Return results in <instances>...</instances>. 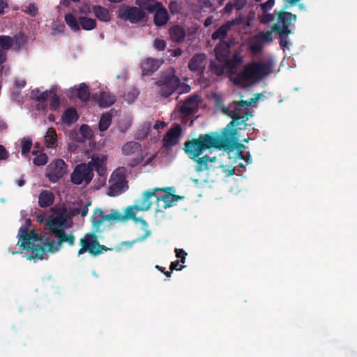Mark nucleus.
Returning a JSON list of instances; mask_svg holds the SVG:
<instances>
[{
  "label": "nucleus",
  "instance_id": "nucleus-7",
  "mask_svg": "<svg viewBox=\"0 0 357 357\" xmlns=\"http://www.w3.org/2000/svg\"><path fill=\"white\" fill-rule=\"evenodd\" d=\"M180 79L174 74H166L162 76L156 82L160 87L159 93L161 96H170L179 86Z\"/></svg>",
  "mask_w": 357,
  "mask_h": 357
},
{
  "label": "nucleus",
  "instance_id": "nucleus-4",
  "mask_svg": "<svg viewBox=\"0 0 357 357\" xmlns=\"http://www.w3.org/2000/svg\"><path fill=\"white\" fill-rule=\"evenodd\" d=\"M277 15L276 22L272 25V31L280 38V45L284 50L287 47V38L291 33V26L296 22L297 16L284 10H275Z\"/></svg>",
  "mask_w": 357,
  "mask_h": 357
},
{
  "label": "nucleus",
  "instance_id": "nucleus-24",
  "mask_svg": "<svg viewBox=\"0 0 357 357\" xmlns=\"http://www.w3.org/2000/svg\"><path fill=\"white\" fill-rule=\"evenodd\" d=\"M193 160L197 162L195 170L197 172H202L203 170H209L211 168V165L214 166L215 163H216L215 157L210 158L208 155H204L202 158L199 156L196 160Z\"/></svg>",
  "mask_w": 357,
  "mask_h": 357
},
{
  "label": "nucleus",
  "instance_id": "nucleus-47",
  "mask_svg": "<svg viewBox=\"0 0 357 357\" xmlns=\"http://www.w3.org/2000/svg\"><path fill=\"white\" fill-rule=\"evenodd\" d=\"M152 160L153 158H149L146 160H144V156L140 155L139 157L132 160L130 162L129 165L132 167H135L139 164H142L143 166H146L149 165L152 161Z\"/></svg>",
  "mask_w": 357,
  "mask_h": 357
},
{
  "label": "nucleus",
  "instance_id": "nucleus-9",
  "mask_svg": "<svg viewBox=\"0 0 357 357\" xmlns=\"http://www.w3.org/2000/svg\"><path fill=\"white\" fill-rule=\"evenodd\" d=\"M146 17V13L140 7L122 6L118 13V17L125 21H129L132 24L141 22Z\"/></svg>",
  "mask_w": 357,
  "mask_h": 357
},
{
  "label": "nucleus",
  "instance_id": "nucleus-54",
  "mask_svg": "<svg viewBox=\"0 0 357 357\" xmlns=\"http://www.w3.org/2000/svg\"><path fill=\"white\" fill-rule=\"evenodd\" d=\"M47 155L45 153H40L33 158V163L36 166H43L47 162Z\"/></svg>",
  "mask_w": 357,
  "mask_h": 357
},
{
  "label": "nucleus",
  "instance_id": "nucleus-58",
  "mask_svg": "<svg viewBox=\"0 0 357 357\" xmlns=\"http://www.w3.org/2000/svg\"><path fill=\"white\" fill-rule=\"evenodd\" d=\"M166 42L164 40L155 39L153 42V47L158 51H162L166 47Z\"/></svg>",
  "mask_w": 357,
  "mask_h": 357
},
{
  "label": "nucleus",
  "instance_id": "nucleus-48",
  "mask_svg": "<svg viewBox=\"0 0 357 357\" xmlns=\"http://www.w3.org/2000/svg\"><path fill=\"white\" fill-rule=\"evenodd\" d=\"M259 18L261 24H268L275 20V16L273 13H269L268 11H262Z\"/></svg>",
  "mask_w": 357,
  "mask_h": 357
},
{
  "label": "nucleus",
  "instance_id": "nucleus-52",
  "mask_svg": "<svg viewBox=\"0 0 357 357\" xmlns=\"http://www.w3.org/2000/svg\"><path fill=\"white\" fill-rule=\"evenodd\" d=\"M263 49V44L257 38H253V41L250 46V51L254 54L260 53Z\"/></svg>",
  "mask_w": 357,
  "mask_h": 357
},
{
  "label": "nucleus",
  "instance_id": "nucleus-50",
  "mask_svg": "<svg viewBox=\"0 0 357 357\" xmlns=\"http://www.w3.org/2000/svg\"><path fill=\"white\" fill-rule=\"evenodd\" d=\"M225 64L224 66L217 64L215 62H211L210 65L211 71L218 76L222 75L224 74Z\"/></svg>",
  "mask_w": 357,
  "mask_h": 357
},
{
  "label": "nucleus",
  "instance_id": "nucleus-29",
  "mask_svg": "<svg viewBox=\"0 0 357 357\" xmlns=\"http://www.w3.org/2000/svg\"><path fill=\"white\" fill-rule=\"evenodd\" d=\"M54 193L47 190H43L38 195V205L41 208H47L52 206L54 202Z\"/></svg>",
  "mask_w": 357,
  "mask_h": 357
},
{
  "label": "nucleus",
  "instance_id": "nucleus-34",
  "mask_svg": "<svg viewBox=\"0 0 357 357\" xmlns=\"http://www.w3.org/2000/svg\"><path fill=\"white\" fill-rule=\"evenodd\" d=\"M54 236L59 240V244L67 243L69 245H73L75 241V237L72 234H67L65 229H61L55 231Z\"/></svg>",
  "mask_w": 357,
  "mask_h": 357
},
{
  "label": "nucleus",
  "instance_id": "nucleus-37",
  "mask_svg": "<svg viewBox=\"0 0 357 357\" xmlns=\"http://www.w3.org/2000/svg\"><path fill=\"white\" fill-rule=\"evenodd\" d=\"M53 93V90L40 91L38 88L33 89L30 93V98L33 100L45 102L49 98V93Z\"/></svg>",
  "mask_w": 357,
  "mask_h": 357
},
{
  "label": "nucleus",
  "instance_id": "nucleus-63",
  "mask_svg": "<svg viewBox=\"0 0 357 357\" xmlns=\"http://www.w3.org/2000/svg\"><path fill=\"white\" fill-rule=\"evenodd\" d=\"M181 262V261H178V260H176L174 261H172L170 264V270L171 271H174V270H177V271H181L182 270V268H183V266H179V263Z\"/></svg>",
  "mask_w": 357,
  "mask_h": 357
},
{
  "label": "nucleus",
  "instance_id": "nucleus-61",
  "mask_svg": "<svg viewBox=\"0 0 357 357\" xmlns=\"http://www.w3.org/2000/svg\"><path fill=\"white\" fill-rule=\"evenodd\" d=\"M275 0H268L265 3L261 4L262 11H269L273 7Z\"/></svg>",
  "mask_w": 357,
  "mask_h": 357
},
{
  "label": "nucleus",
  "instance_id": "nucleus-21",
  "mask_svg": "<svg viewBox=\"0 0 357 357\" xmlns=\"http://www.w3.org/2000/svg\"><path fill=\"white\" fill-rule=\"evenodd\" d=\"M225 68L229 75L236 74V68L243 63V56L239 52H236L232 55L231 58L227 59L224 61Z\"/></svg>",
  "mask_w": 357,
  "mask_h": 357
},
{
  "label": "nucleus",
  "instance_id": "nucleus-5",
  "mask_svg": "<svg viewBox=\"0 0 357 357\" xmlns=\"http://www.w3.org/2000/svg\"><path fill=\"white\" fill-rule=\"evenodd\" d=\"M156 211H162L173 206L175 202L184 198L183 196L176 195L174 187L155 188Z\"/></svg>",
  "mask_w": 357,
  "mask_h": 357
},
{
  "label": "nucleus",
  "instance_id": "nucleus-44",
  "mask_svg": "<svg viewBox=\"0 0 357 357\" xmlns=\"http://www.w3.org/2000/svg\"><path fill=\"white\" fill-rule=\"evenodd\" d=\"M13 45V39L9 36H0V49L8 51Z\"/></svg>",
  "mask_w": 357,
  "mask_h": 357
},
{
  "label": "nucleus",
  "instance_id": "nucleus-38",
  "mask_svg": "<svg viewBox=\"0 0 357 357\" xmlns=\"http://www.w3.org/2000/svg\"><path fill=\"white\" fill-rule=\"evenodd\" d=\"M46 146L49 148H55L57 146V135L53 128H50L45 136Z\"/></svg>",
  "mask_w": 357,
  "mask_h": 357
},
{
  "label": "nucleus",
  "instance_id": "nucleus-36",
  "mask_svg": "<svg viewBox=\"0 0 357 357\" xmlns=\"http://www.w3.org/2000/svg\"><path fill=\"white\" fill-rule=\"evenodd\" d=\"M92 10L99 20L105 22L110 21V14L106 8L96 5L93 6Z\"/></svg>",
  "mask_w": 357,
  "mask_h": 357
},
{
  "label": "nucleus",
  "instance_id": "nucleus-3",
  "mask_svg": "<svg viewBox=\"0 0 357 357\" xmlns=\"http://www.w3.org/2000/svg\"><path fill=\"white\" fill-rule=\"evenodd\" d=\"M260 96L261 94L257 93L255 98H251L249 100L234 101L228 107H222L223 113L232 119L226 128L235 130L234 127H238L241 129V126H243L245 128L247 126L246 122L252 116V112L248 107L252 103L256 102L259 99Z\"/></svg>",
  "mask_w": 357,
  "mask_h": 357
},
{
  "label": "nucleus",
  "instance_id": "nucleus-31",
  "mask_svg": "<svg viewBox=\"0 0 357 357\" xmlns=\"http://www.w3.org/2000/svg\"><path fill=\"white\" fill-rule=\"evenodd\" d=\"M78 119L79 115L77 112V110L73 107L66 109L61 116L62 122L68 126L75 123Z\"/></svg>",
  "mask_w": 357,
  "mask_h": 357
},
{
  "label": "nucleus",
  "instance_id": "nucleus-11",
  "mask_svg": "<svg viewBox=\"0 0 357 357\" xmlns=\"http://www.w3.org/2000/svg\"><path fill=\"white\" fill-rule=\"evenodd\" d=\"M108 195L115 197L121 195L128 188L124 174L119 171L112 173L109 179Z\"/></svg>",
  "mask_w": 357,
  "mask_h": 357
},
{
  "label": "nucleus",
  "instance_id": "nucleus-35",
  "mask_svg": "<svg viewBox=\"0 0 357 357\" xmlns=\"http://www.w3.org/2000/svg\"><path fill=\"white\" fill-rule=\"evenodd\" d=\"M116 102V96L109 92L102 91L100 93L98 102L100 107H108Z\"/></svg>",
  "mask_w": 357,
  "mask_h": 357
},
{
  "label": "nucleus",
  "instance_id": "nucleus-45",
  "mask_svg": "<svg viewBox=\"0 0 357 357\" xmlns=\"http://www.w3.org/2000/svg\"><path fill=\"white\" fill-rule=\"evenodd\" d=\"M275 32V31H272V27L271 30L268 31H261L259 32L255 36V38H257L261 43L263 44L264 43H271L273 41L272 33Z\"/></svg>",
  "mask_w": 357,
  "mask_h": 357
},
{
  "label": "nucleus",
  "instance_id": "nucleus-32",
  "mask_svg": "<svg viewBox=\"0 0 357 357\" xmlns=\"http://www.w3.org/2000/svg\"><path fill=\"white\" fill-rule=\"evenodd\" d=\"M169 35L172 41L181 43L185 38V30L180 25H175L169 29Z\"/></svg>",
  "mask_w": 357,
  "mask_h": 357
},
{
  "label": "nucleus",
  "instance_id": "nucleus-19",
  "mask_svg": "<svg viewBox=\"0 0 357 357\" xmlns=\"http://www.w3.org/2000/svg\"><path fill=\"white\" fill-rule=\"evenodd\" d=\"M154 197L155 199V188L152 190H147L144 192L142 197L139 199H137L135 201L137 204V208L138 210L142 211H148L151 205L152 201H151V198Z\"/></svg>",
  "mask_w": 357,
  "mask_h": 357
},
{
  "label": "nucleus",
  "instance_id": "nucleus-53",
  "mask_svg": "<svg viewBox=\"0 0 357 357\" xmlns=\"http://www.w3.org/2000/svg\"><path fill=\"white\" fill-rule=\"evenodd\" d=\"M79 132L84 139H89L93 136L92 130L86 124H83L80 126Z\"/></svg>",
  "mask_w": 357,
  "mask_h": 357
},
{
  "label": "nucleus",
  "instance_id": "nucleus-22",
  "mask_svg": "<svg viewBox=\"0 0 357 357\" xmlns=\"http://www.w3.org/2000/svg\"><path fill=\"white\" fill-rule=\"evenodd\" d=\"M206 56L204 53L195 54L189 61L188 68L192 72L203 73L204 70V62Z\"/></svg>",
  "mask_w": 357,
  "mask_h": 357
},
{
  "label": "nucleus",
  "instance_id": "nucleus-51",
  "mask_svg": "<svg viewBox=\"0 0 357 357\" xmlns=\"http://www.w3.org/2000/svg\"><path fill=\"white\" fill-rule=\"evenodd\" d=\"M43 245L45 247L46 251L47 250L50 252H57L61 246V245L59 244V240H57V242H55L54 241H47Z\"/></svg>",
  "mask_w": 357,
  "mask_h": 357
},
{
  "label": "nucleus",
  "instance_id": "nucleus-28",
  "mask_svg": "<svg viewBox=\"0 0 357 357\" xmlns=\"http://www.w3.org/2000/svg\"><path fill=\"white\" fill-rule=\"evenodd\" d=\"M135 4L149 13H155L162 6V3L155 0H135Z\"/></svg>",
  "mask_w": 357,
  "mask_h": 357
},
{
  "label": "nucleus",
  "instance_id": "nucleus-17",
  "mask_svg": "<svg viewBox=\"0 0 357 357\" xmlns=\"http://www.w3.org/2000/svg\"><path fill=\"white\" fill-rule=\"evenodd\" d=\"M234 75V77H231L230 79L236 86H245L248 82H254L247 65L245 66L243 70L241 72L238 73L236 72V74Z\"/></svg>",
  "mask_w": 357,
  "mask_h": 357
},
{
  "label": "nucleus",
  "instance_id": "nucleus-16",
  "mask_svg": "<svg viewBox=\"0 0 357 357\" xmlns=\"http://www.w3.org/2000/svg\"><path fill=\"white\" fill-rule=\"evenodd\" d=\"M181 132L182 129L179 124L173 125L162 138L163 145L166 147H171L176 145L178 142V138Z\"/></svg>",
  "mask_w": 357,
  "mask_h": 357
},
{
  "label": "nucleus",
  "instance_id": "nucleus-43",
  "mask_svg": "<svg viewBox=\"0 0 357 357\" xmlns=\"http://www.w3.org/2000/svg\"><path fill=\"white\" fill-rule=\"evenodd\" d=\"M137 222H140L142 229L145 231L144 235L139 236L137 239V241L142 242V241H144L146 238H147L151 235V231L149 229V225H148L147 222L145 220H144L142 218H139L137 220Z\"/></svg>",
  "mask_w": 357,
  "mask_h": 357
},
{
  "label": "nucleus",
  "instance_id": "nucleus-49",
  "mask_svg": "<svg viewBox=\"0 0 357 357\" xmlns=\"http://www.w3.org/2000/svg\"><path fill=\"white\" fill-rule=\"evenodd\" d=\"M32 146V141L29 139L24 137L21 140L22 154L26 155L29 153Z\"/></svg>",
  "mask_w": 357,
  "mask_h": 357
},
{
  "label": "nucleus",
  "instance_id": "nucleus-57",
  "mask_svg": "<svg viewBox=\"0 0 357 357\" xmlns=\"http://www.w3.org/2000/svg\"><path fill=\"white\" fill-rule=\"evenodd\" d=\"M38 8L36 6L34 3H30L24 12L31 17H35L38 14Z\"/></svg>",
  "mask_w": 357,
  "mask_h": 357
},
{
  "label": "nucleus",
  "instance_id": "nucleus-20",
  "mask_svg": "<svg viewBox=\"0 0 357 357\" xmlns=\"http://www.w3.org/2000/svg\"><path fill=\"white\" fill-rule=\"evenodd\" d=\"M231 45L227 41H220L215 47L216 59L220 62H224L230 54Z\"/></svg>",
  "mask_w": 357,
  "mask_h": 357
},
{
  "label": "nucleus",
  "instance_id": "nucleus-8",
  "mask_svg": "<svg viewBox=\"0 0 357 357\" xmlns=\"http://www.w3.org/2000/svg\"><path fill=\"white\" fill-rule=\"evenodd\" d=\"M254 82L259 81L269 75L273 68L272 61H252L247 64Z\"/></svg>",
  "mask_w": 357,
  "mask_h": 357
},
{
  "label": "nucleus",
  "instance_id": "nucleus-18",
  "mask_svg": "<svg viewBox=\"0 0 357 357\" xmlns=\"http://www.w3.org/2000/svg\"><path fill=\"white\" fill-rule=\"evenodd\" d=\"M198 102V96H190L181 105L180 112L185 116L191 115L197 110Z\"/></svg>",
  "mask_w": 357,
  "mask_h": 357
},
{
  "label": "nucleus",
  "instance_id": "nucleus-60",
  "mask_svg": "<svg viewBox=\"0 0 357 357\" xmlns=\"http://www.w3.org/2000/svg\"><path fill=\"white\" fill-rule=\"evenodd\" d=\"M112 250V248H107V246H105L104 245H101L98 242L93 256H98V255L103 253L104 252H107L108 250Z\"/></svg>",
  "mask_w": 357,
  "mask_h": 357
},
{
  "label": "nucleus",
  "instance_id": "nucleus-15",
  "mask_svg": "<svg viewBox=\"0 0 357 357\" xmlns=\"http://www.w3.org/2000/svg\"><path fill=\"white\" fill-rule=\"evenodd\" d=\"M31 224V220L26 219L24 224L20 228L18 231L19 241L17 245L20 241H22V245L26 248V245L27 246V241L38 240V236L34 230H31L30 232H29Z\"/></svg>",
  "mask_w": 357,
  "mask_h": 357
},
{
  "label": "nucleus",
  "instance_id": "nucleus-30",
  "mask_svg": "<svg viewBox=\"0 0 357 357\" xmlns=\"http://www.w3.org/2000/svg\"><path fill=\"white\" fill-rule=\"evenodd\" d=\"M71 93L82 102L88 101L90 98L89 88L85 83H81L77 87L73 88Z\"/></svg>",
  "mask_w": 357,
  "mask_h": 357
},
{
  "label": "nucleus",
  "instance_id": "nucleus-14",
  "mask_svg": "<svg viewBox=\"0 0 357 357\" xmlns=\"http://www.w3.org/2000/svg\"><path fill=\"white\" fill-rule=\"evenodd\" d=\"M66 217L63 212H56L55 214L50 215L45 222V225L51 230L52 234L55 235V231L61 229H65V222Z\"/></svg>",
  "mask_w": 357,
  "mask_h": 357
},
{
  "label": "nucleus",
  "instance_id": "nucleus-59",
  "mask_svg": "<svg viewBox=\"0 0 357 357\" xmlns=\"http://www.w3.org/2000/svg\"><path fill=\"white\" fill-rule=\"evenodd\" d=\"M175 253H176V257L178 259H181V262L185 263V257L187 256V252L183 249L176 248Z\"/></svg>",
  "mask_w": 357,
  "mask_h": 357
},
{
  "label": "nucleus",
  "instance_id": "nucleus-42",
  "mask_svg": "<svg viewBox=\"0 0 357 357\" xmlns=\"http://www.w3.org/2000/svg\"><path fill=\"white\" fill-rule=\"evenodd\" d=\"M220 170L222 173H224L227 176H231L235 173L234 167H228L227 165H222L216 160L214 166L211 165V171Z\"/></svg>",
  "mask_w": 357,
  "mask_h": 357
},
{
  "label": "nucleus",
  "instance_id": "nucleus-25",
  "mask_svg": "<svg viewBox=\"0 0 357 357\" xmlns=\"http://www.w3.org/2000/svg\"><path fill=\"white\" fill-rule=\"evenodd\" d=\"M160 66V62L155 59L148 58L141 64L143 75H150L156 71Z\"/></svg>",
  "mask_w": 357,
  "mask_h": 357
},
{
  "label": "nucleus",
  "instance_id": "nucleus-1",
  "mask_svg": "<svg viewBox=\"0 0 357 357\" xmlns=\"http://www.w3.org/2000/svg\"><path fill=\"white\" fill-rule=\"evenodd\" d=\"M236 134V130L225 128L222 135L207 133L200 135L196 139L187 141L184 144V150L192 160H196L203 151L211 148L222 149L231 146L232 137Z\"/></svg>",
  "mask_w": 357,
  "mask_h": 357
},
{
  "label": "nucleus",
  "instance_id": "nucleus-56",
  "mask_svg": "<svg viewBox=\"0 0 357 357\" xmlns=\"http://www.w3.org/2000/svg\"><path fill=\"white\" fill-rule=\"evenodd\" d=\"M13 39V45H15L18 48H20L26 43V39L24 36L20 33L15 35Z\"/></svg>",
  "mask_w": 357,
  "mask_h": 357
},
{
  "label": "nucleus",
  "instance_id": "nucleus-64",
  "mask_svg": "<svg viewBox=\"0 0 357 357\" xmlns=\"http://www.w3.org/2000/svg\"><path fill=\"white\" fill-rule=\"evenodd\" d=\"M169 10L172 13L174 14L178 13V3L176 1H172L169 3Z\"/></svg>",
  "mask_w": 357,
  "mask_h": 357
},
{
  "label": "nucleus",
  "instance_id": "nucleus-55",
  "mask_svg": "<svg viewBox=\"0 0 357 357\" xmlns=\"http://www.w3.org/2000/svg\"><path fill=\"white\" fill-rule=\"evenodd\" d=\"M236 148L238 151V157L240 158L245 160L248 163L251 162V160H252L251 156L248 155V157H245L243 155V153L241 151V150L245 149V146L244 144L238 143V144H236Z\"/></svg>",
  "mask_w": 357,
  "mask_h": 357
},
{
  "label": "nucleus",
  "instance_id": "nucleus-10",
  "mask_svg": "<svg viewBox=\"0 0 357 357\" xmlns=\"http://www.w3.org/2000/svg\"><path fill=\"white\" fill-rule=\"evenodd\" d=\"M67 167L62 159H56L47 166L45 176L50 182L56 183L66 174Z\"/></svg>",
  "mask_w": 357,
  "mask_h": 357
},
{
  "label": "nucleus",
  "instance_id": "nucleus-39",
  "mask_svg": "<svg viewBox=\"0 0 357 357\" xmlns=\"http://www.w3.org/2000/svg\"><path fill=\"white\" fill-rule=\"evenodd\" d=\"M112 115L109 112L102 114L98 123V129L100 132H104L108 129L112 123Z\"/></svg>",
  "mask_w": 357,
  "mask_h": 357
},
{
  "label": "nucleus",
  "instance_id": "nucleus-46",
  "mask_svg": "<svg viewBox=\"0 0 357 357\" xmlns=\"http://www.w3.org/2000/svg\"><path fill=\"white\" fill-rule=\"evenodd\" d=\"M50 96V109L52 111H55L60 106V98L54 91L53 93H49Z\"/></svg>",
  "mask_w": 357,
  "mask_h": 357
},
{
  "label": "nucleus",
  "instance_id": "nucleus-23",
  "mask_svg": "<svg viewBox=\"0 0 357 357\" xmlns=\"http://www.w3.org/2000/svg\"><path fill=\"white\" fill-rule=\"evenodd\" d=\"M235 24L234 20L226 22L212 33L211 38L214 40H220V41H224L223 40L227 37L228 32Z\"/></svg>",
  "mask_w": 357,
  "mask_h": 357
},
{
  "label": "nucleus",
  "instance_id": "nucleus-6",
  "mask_svg": "<svg viewBox=\"0 0 357 357\" xmlns=\"http://www.w3.org/2000/svg\"><path fill=\"white\" fill-rule=\"evenodd\" d=\"M93 169L90 167L89 162H83L77 165L70 174V181L75 185L85 183L88 185L93 178Z\"/></svg>",
  "mask_w": 357,
  "mask_h": 357
},
{
  "label": "nucleus",
  "instance_id": "nucleus-12",
  "mask_svg": "<svg viewBox=\"0 0 357 357\" xmlns=\"http://www.w3.org/2000/svg\"><path fill=\"white\" fill-rule=\"evenodd\" d=\"M92 231L85 234L84 237L80 239L79 244L81 248L78 250V255H83L84 252H88L92 255H94L98 243L99 242L96 234L101 232H96L93 230V224L91 223Z\"/></svg>",
  "mask_w": 357,
  "mask_h": 357
},
{
  "label": "nucleus",
  "instance_id": "nucleus-2",
  "mask_svg": "<svg viewBox=\"0 0 357 357\" xmlns=\"http://www.w3.org/2000/svg\"><path fill=\"white\" fill-rule=\"evenodd\" d=\"M138 211H141V210L137 208L135 203L125 209L124 215L116 209H111L109 213L106 214L102 209L96 208L91 218V222L93 224L95 231L103 232L111 225L119 222H125L128 220H132L137 223V220L139 218L136 216V213Z\"/></svg>",
  "mask_w": 357,
  "mask_h": 357
},
{
  "label": "nucleus",
  "instance_id": "nucleus-33",
  "mask_svg": "<svg viewBox=\"0 0 357 357\" xmlns=\"http://www.w3.org/2000/svg\"><path fill=\"white\" fill-rule=\"evenodd\" d=\"M142 152V145L137 142H126L122 147V153L126 155L139 154Z\"/></svg>",
  "mask_w": 357,
  "mask_h": 357
},
{
  "label": "nucleus",
  "instance_id": "nucleus-13",
  "mask_svg": "<svg viewBox=\"0 0 357 357\" xmlns=\"http://www.w3.org/2000/svg\"><path fill=\"white\" fill-rule=\"evenodd\" d=\"M36 241H27V247L26 246V248L22 245V241H20L19 243L20 248L27 251L26 257L28 259L36 261L43 259V256L46 252L45 247L40 244H36L34 242Z\"/></svg>",
  "mask_w": 357,
  "mask_h": 357
},
{
  "label": "nucleus",
  "instance_id": "nucleus-26",
  "mask_svg": "<svg viewBox=\"0 0 357 357\" xmlns=\"http://www.w3.org/2000/svg\"><path fill=\"white\" fill-rule=\"evenodd\" d=\"M154 13L153 22L155 26H162L168 22L169 20V13L163 6H161Z\"/></svg>",
  "mask_w": 357,
  "mask_h": 357
},
{
  "label": "nucleus",
  "instance_id": "nucleus-62",
  "mask_svg": "<svg viewBox=\"0 0 357 357\" xmlns=\"http://www.w3.org/2000/svg\"><path fill=\"white\" fill-rule=\"evenodd\" d=\"M8 151L3 145H0V160H6L8 158Z\"/></svg>",
  "mask_w": 357,
  "mask_h": 357
},
{
  "label": "nucleus",
  "instance_id": "nucleus-41",
  "mask_svg": "<svg viewBox=\"0 0 357 357\" xmlns=\"http://www.w3.org/2000/svg\"><path fill=\"white\" fill-rule=\"evenodd\" d=\"M65 22L73 31H78L80 29L79 20H77L72 13L65 15Z\"/></svg>",
  "mask_w": 357,
  "mask_h": 357
},
{
  "label": "nucleus",
  "instance_id": "nucleus-40",
  "mask_svg": "<svg viewBox=\"0 0 357 357\" xmlns=\"http://www.w3.org/2000/svg\"><path fill=\"white\" fill-rule=\"evenodd\" d=\"M79 26L86 31H90L96 27V22L95 20L81 16L79 17Z\"/></svg>",
  "mask_w": 357,
  "mask_h": 357
},
{
  "label": "nucleus",
  "instance_id": "nucleus-27",
  "mask_svg": "<svg viewBox=\"0 0 357 357\" xmlns=\"http://www.w3.org/2000/svg\"><path fill=\"white\" fill-rule=\"evenodd\" d=\"M105 157L100 158L98 156L93 157L91 160L89 162L90 167L93 169V172L95 170L100 176H104L106 175V167L105 165Z\"/></svg>",
  "mask_w": 357,
  "mask_h": 357
}]
</instances>
